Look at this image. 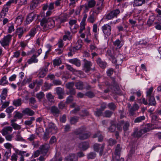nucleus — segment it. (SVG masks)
<instances>
[{"label": "nucleus", "instance_id": "2eb2a0df", "mask_svg": "<svg viewBox=\"0 0 161 161\" xmlns=\"http://www.w3.org/2000/svg\"><path fill=\"white\" fill-rule=\"evenodd\" d=\"M43 0H33L30 5V8L31 10L35 9L41 3Z\"/></svg>", "mask_w": 161, "mask_h": 161}, {"label": "nucleus", "instance_id": "c85d7f7f", "mask_svg": "<svg viewBox=\"0 0 161 161\" xmlns=\"http://www.w3.org/2000/svg\"><path fill=\"white\" fill-rule=\"evenodd\" d=\"M36 54H33L32 57L29 59L27 63L29 64H31L32 63H36L38 62V59L36 58Z\"/></svg>", "mask_w": 161, "mask_h": 161}, {"label": "nucleus", "instance_id": "052dcab7", "mask_svg": "<svg viewBox=\"0 0 161 161\" xmlns=\"http://www.w3.org/2000/svg\"><path fill=\"white\" fill-rule=\"evenodd\" d=\"M64 129L65 132H67L71 130V127L69 125L67 124L64 126Z\"/></svg>", "mask_w": 161, "mask_h": 161}, {"label": "nucleus", "instance_id": "6e6d98bb", "mask_svg": "<svg viewBox=\"0 0 161 161\" xmlns=\"http://www.w3.org/2000/svg\"><path fill=\"white\" fill-rule=\"evenodd\" d=\"M109 145L112 146L117 143V141L113 138H110L109 139L108 141Z\"/></svg>", "mask_w": 161, "mask_h": 161}, {"label": "nucleus", "instance_id": "9b49d317", "mask_svg": "<svg viewBox=\"0 0 161 161\" xmlns=\"http://www.w3.org/2000/svg\"><path fill=\"white\" fill-rule=\"evenodd\" d=\"M84 68L85 71L86 73H88L92 69L91 67L92 66V63L91 62L88 61L86 59H84Z\"/></svg>", "mask_w": 161, "mask_h": 161}, {"label": "nucleus", "instance_id": "8fccbe9b", "mask_svg": "<svg viewBox=\"0 0 161 161\" xmlns=\"http://www.w3.org/2000/svg\"><path fill=\"white\" fill-rule=\"evenodd\" d=\"M113 43L114 45L118 48H120L122 46L121 44V41L119 39H117Z\"/></svg>", "mask_w": 161, "mask_h": 161}, {"label": "nucleus", "instance_id": "4be33fe9", "mask_svg": "<svg viewBox=\"0 0 161 161\" xmlns=\"http://www.w3.org/2000/svg\"><path fill=\"white\" fill-rule=\"evenodd\" d=\"M97 6H98L94 10L93 13L96 14L97 15L101 11L103 6V3L100 4L97 3Z\"/></svg>", "mask_w": 161, "mask_h": 161}, {"label": "nucleus", "instance_id": "c756f323", "mask_svg": "<svg viewBox=\"0 0 161 161\" xmlns=\"http://www.w3.org/2000/svg\"><path fill=\"white\" fill-rule=\"evenodd\" d=\"M107 54L110 56L114 61V63H116L117 62V60L116 59L117 56L116 57L115 55L113 54L112 53L111 50H108L107 52Z\"/></svg>", "mask_w": 161, "mask_h": 161}, {"label": "nucleus", "instance_id": "864d4df0", "mask_svg": "<svg viewBox=\"0 0 161 161\" xmlns=\"http://www.w3.org/2000/svg\"><path fill=\"white\" fill-rule=\"evenodd\" d=\"M108 107L109 108L112 110H114L116 108V106L113 103H111L108 104Z\"/></svg>", "mask_w": 161, "mask_h": 161}, {"label": "nucleus", "instance_id": "473e14b6", "mask_svg": "<svg viewBox=\"0 0 161 161\" xmlns=\"http://www.w3.org/2000/svg\"><path fill=\"white\" fill-rule=\"evenodd\" d=\"M69 62L71 63L75 64L78 67L80 65V60L77 58H74L69 60Z\"/></svg>", "mask_w": 161, "mask_h": 161}, {"label": "nucleus", "instance_id": "e433bc0d", "mask_svg": "<svg viewBox=\"0 0 161 161\" xmlns=\"http://www.w3.org/2000/svg\"><path fill=\"white\" fill-rule=\"evenodd\" d=\"M62 63L61 59L60 58H55L53 61V64L54 66H58Z\"/></svg>", "mask_w": 161, "mask_h": 161}, {"label": "nucleus", "instance_id": "6e6552de", "mask_svg": "<svg viewBox=\"0 0 161 161\" xmlns=\"http://www.w3.org/2000/svg\"><path fill=\"white\" fill-rule=\"evenodd\" d=\"M120 13V11L119 9L113 10L108 14L106 16L105 19L109 20L113 19L114 17H117V15Z\"/></svg>", "mask_w": 161, "mask_h": 161}, {"label": "nucleus", "instance_id": "e2e57ef3", "mask_svg": "<svg viewBox=\"0 0 161 161\" xmlns=\"http://www.w3.org/2000/svg\"><path fill=\"white\" fill-rule=\"evenodd\" d=\"M102 110L101 109L97 108L96 110L94 112L95 114L97 116H100L102 114Z\"/></svg>", "mask_w": 161, "mask_h": 161}, {"label": "nucleus", "instance_id": "f03ea898", "mask_svg": "<svg viewBox=\"0 0 161 161\" xmlns=\"http://www.w3.org/2000/svg\"><path fill=\"white\" fill-rule=\"evenodd\" d=\"M151 126L150 124H147L143 128L138 130L137 129H135L131 135L135 137L140 138L143 134L151 130Z\"/></svg>", "mask_w": 161, "mask_h": 161}, {"label": "nucleus", "instance_id": "c9c22d12", "mask_svg": "<svg viewBox=\"0 0 161 161\" xmlns=\"http://www.w3.org/2000/svg\"><path fill=\"white\" fill-rule=\"evenodd\" d=\"M66 21V19H62L60 18H58L56 19V25H58V28L60 27V24Z\"/></svg>", "mask_w": 161, "mask_h": 161}, {"label": "nucleus", "instance_id": "72a5a7b5", "mask_svg": "<svg viewBox=\"0 0 161 161\" xmlns=\"http://www.w3.org/2000/svg\"><path fill=\"white\" fill-rule=\"evenodd\" d=\"M80 115L81 117L83 118L86 116H89L90 114L88 111L86 109L82 110L80 113Z\"/></svg>", "mask_w": 161, "mask_h": 161}, {"label": "nucleus", "instance_id": "7ed1b4c3", "mask_svg": "<svg viewBox=\"0 0 161 161\" xmlns=\"http://www.w3.org/2000/svg\"><path fill=\"white\" fill-rule=\"evenodd\" d=\"M75 83L73 82H69L66 85V88L68 90L67 91V94L71 95H75L76 93L75 89L74 88Z\"/></svg>", "mask_w": 161, "mask_h": 161}, {"label": "nucleus", "instance_id": "c03bdc74", "mask_svg": "<svg viewBox=\"0 0 161 161\" xmlns=\"http://www.w3.org/2000/svg\"><path fill=\"white\" fill-rule=\"evenodd\" d=\"M113 114V112L111 111L106 110L104 113L103 116L107 118H110Z\"/></svg>", "mask_w": 161, "mask_h": 161}, {"label": "nucleus", "instance_id": "7c9ffc66", "mask_svg": "<svg viewBox=\"0 0 161 161\" xmlns=\"http://www.w3.org/2000/svg\"><path fill=\"white\" fill-rule=\"evenodd\" d=\"M145 2V0H134L133 6L134 7L141 6Z\"/></svg>", "mask_w": 161, "mask_h": 161}, {"label": "nucleus", "instance_id": "0e129e2a", "mask_svg": "<svg viewBox=\"0 0 161 161\" xmlns=\"http://www.w3.org/2000/svg\"><path fill=\"white\" fill-rule=\"evenodd\" d=\"M129 21L130 24L132 25V28H134V27H136L137 26V25L136 24V20L130 19H129Z\"/></svg>", "mask_w": 161, "mask_h": 161}, {"label": "nucleus", "instance_id": "3c124183", "mask_svg": "<svg viewBox=\"0 0 161 161\" xmlns=\"http://www.w3.org/2000/svg\"><path fill=\"white\" fill-rule=\"evenodd\" d=\"M24 116V114L22 113H21L19 112H15V114L14 116V118H16L18 119H21Z\"/></svg>", "mask_w": 161, "mask_h": 161}, {"label": "nucleus", "instance_id": "aec40b11", "mask_svg": "<svg viewBox=\"0 0 161 161\" xmlns=\"http://www.w3.org/2000/svg\"><path fill=\"white\" fill-rule=\"evenodd\" d=\"M51 113L54 116H58L60 113V111L56 106H53L50 108Z\"/></svg>", "mask_w": 161, "mask_h": 161}, {"label": "nucleus", "instance_id": "ea45409f", "mask_svg": "<svg viewBox=\"0 0 161 161\" xmlns=\"http://www.w3.org/2000/svg\"><path fill=\"white\" fill-rule=\"evenodd\" d=\"M82 42L81 40H78L75 43V47H74L75 48V50H78L80 49L81 48L82 46Z\"/></svg>", "mask_w": 161, "mask_h": 161}, {"label": "nucleus", "instance_id": "f3484780", "mask_svg": "<svg viewBox=\"0 0 161 161\" xmlns=\"http://www.w3.org/2000/svg\"><path fill=\"white\" fill-rule=\"evenodd\" d=\"M25 31V29H24L23 27H19L16 29L15 33L17 35H18L19 38L20 39Z\"/></svg>", "mask_w": 161, "mask_h": 161}, {"label": "nucleus", "instance_id": "09e8293b", "mask_svg": "<svg viewBox=\"0 0 161 161\" xmlns=\"http://www.w3.org/2000/svg\"><path fill=\"white\" fill-rule=\"evenodd\" d=\"M145 117L144 116H142L137 117L134 121L135 123H139L145 119Z\"/></svg>", "mask_w": 161, "mask_h": 161}, {"label": "nucleus", "instance_id": "f8f14e48", "mask_svg": "<svg viewBox=\"0 0 161 161\" xmlns=\"http://www.w3.org/2000/svg\"><path fill=\"white\" fill-rule=\"evenodd\" d=\"M49 148V144H45L39 147V149L42 153L44 155H46L48 151Z\"/></svg>", "mask_w": 161, "mask_h": 161}, {"label": "nucleus", "instance_id": "5fc2aeb1", "mask_svg": "<svg viewBox=\"0 0 161 161\" xmlns=\"http://www.w3.org/2000/svg\"><path fill=\"white\" fill-rule=\"evenodd\" d=\"M85 95L89 98H92L95 96V95L94 93L91 91H89L86 92L85 94Z\"/></svg>", "mask_w": 161, "mask_h": 161}, {"label": "nucleus", "instance_id": "393cba45", "mask_svg": "<svg viewBox=\"0 0 161 161\" xmlns=\"http://www.w3.org/2000/svg\"><path fill=\"white\" fill-rule=\"evenodd\" d=\"M86 128L85 126H82L76 129L74 132V133L76 135H80L86 132Z\"/></svg>", "mask_w": 161, "mask_h": 161}, {"label": "nucleus", "instance_id": "39448f33", "mask_svg": "<svg viewBox=\"0 0 161 161\" xmlns=\"http://www.w3.org/2000/svg\"><path fill=\"white\" fill-rule=\"evenodd\" d=\"M12 35L10 34H8L6 36H5L0 41V43L3 47L8 46L10 43V42L11 40Z\"/></svg>", "mask_w": 161, "mask_h": 161}, {"label": "nucleus", "instance_id": "4c0bfd02", "mask_svg": "<svg viewBox=\"0 0 161 161\" xmlns=\"http://www.w3.org/2000/svg\"><path fill=\"white\" fill-rule=\"evenodd\" d=\"M13 104L16 107H18L20 106L22 104V100L21 98H19L14 100L13 101Z\"/></svg>", "mask_w": 161, "mask_h": 161}, {"label": "nucleus", "instance_id": "79ce46f5", "mask_svg": "<svg viewBox=\"0 0 161 161\" xmlns=\"http://www.w3.org/2000/svg\"><path fill=\"white\" fill-rule=\"evenodd\" d=\"M96 156V154L94 152H90L87 154V158L88 159H94Z\"/></svg>", "mask_w": 161, "mask_h": 161}, {"label": "nucleus", "instance_id": "cd10ccee", "mask_svg": "<svg viewBox=\"0 0 161 161\" xmlns=\"http://www.w3.org/2000/svg\"><path fill=\"white\" fill-rule=\"evenodd\" d=\"M148 101L149 102L148 105L153 106L156 105V103L153 96L148 97Z\"/></svg>", "mask_w": 161, "mask_h": 161}, {"label": "nucleus", "instance_id": "338daca9", "mask_svg": "<svg viewBox=\"0 0 161 161\" xmlns=\"http://www.w3.org/2000/svg\"><path fill=\"white\" fill-rule=\"evenodd\" d=\"M77 22V20L75 19H72L70 20L69 22V24L70 25V28L71 30H72V27Z\"/></svg>", "mask_w": 161, "mask_h": 161}, {"label": "nucleus", "instance_id": "774afa93", "mask_svg": "<svg viewBox=\"0 0 161 161\" xmlns=\"http://www.w3.org/2000/svg\"><path fill=\"white\" fill-rule=\"evenodd\" d=\"M17 153H14L11 156V160L12 161H17V158H18V156L17 155Z\"/></svg>", "mask_w": 161, "mask_h": 161}, {"label": "nucleus", "instance_id": "f257e3e1", "mask_svg": "<svg viewBox=\"0 0 161 161\" xmlns=\"http://www.w3.org/2000/svg\"><path fill=\"white\" fill-rule=\"evenodd\" d=\"M56 23V20L54 21L51 18L44 17L41 20L40 25L44 31H46L53 28Z\"/></svg>", "mask_w": 161, "mask_h": 161}, {"label": "nucleus", "instance_id": "de8ad7c7", "mask_svg": "<svg viewBox=\"0 0 161 161\" xmlns=\"http://www.w3.org/2000/svg\"><path fill=\"white\" fill-rule=\"evenodd\" d=\"M7 77L6 76H4L1 78L0 81V85H4L6 84H8V82L6 80Z\"/></svg>", "mask_w": 161, "mask_h": 161}, {"label": "nucleus", "instance_id": "4d7b16f0", "mask_svg": "<svg viewBox=\"0 0 161 161\" xmlns=\"http://www.w3.org/2000/svg\"><path fill=\"white\" fill-rule=\"evenodd\" d=\"M44 96V94L42 92H41L36 95V97L39 100L42 99Z\"/></svg>", "mask_w": 161, "mask_h": 161}, {"label": "nucleus", "instance_id": "9d476101", "mask_svg": "<svg viewBox=\"0 0 161 161\" xmlns=\"http://www.w3.org/2000/svg\"><path fill=\"white\" fill-rule=\"evenodd\" d=\"M49 130L52 134H56L58 132V129L55 124L52 122H49L48 124V128L47 129Z\"/></svg>", "mask_w": 161, "mask_h": 161}, {"label": "nucleus", "instance_id": "58836bf2", "mask_svg": "<svg viewBox=\"0 0 161 161\" xmlns=\"http://www.w3.org/2000/svg\"><path fill=\"white\" fill-rule=\"evenodd\" d=\"M23 17L22 16L19 15L16 18L15 23H17L18 25H20L23 21Z\"/></svg>", "mask_w": 161, "mask_h": 161}, {"label": "nucleus", "instance_id": "69168bd1", "mask_svg": "<svg viewBox=\"0 0 161 161\" xmlns=\"http://www.w3.org/2000/svg\"><path fill=\"white\" fill-rule=\"evenodd\" d=\"M153 90V87H151L148 90L147 92L146 96L148 97L150 96H153L151 95V94Z\"/></svg>", "mask_w": 161, "mask_h": 161}, {"label": "nucleus", "instance_id": "bb28decb", "mask_svg": "<svg viewBox=\"0 0 161 161\" xmlns=\"http://www.w3.org/2000/svg\"><path fill=\"white\" fill-rule=\"evenodd\" d=\"M110 124V127L108 128V129L110 132H114L116 128L115 121L114 120H111Z\"/></svg>", "mask_w": 161, "mask_h": 161}, {"label": "nucleus", "instance_id": "a878e982", "mask_svg": "<svg viewBox=\"0 0 161 161\" xmlns=\"http://www.w3.org/2000/svg\"><path fill=\"white\" fill-rule=\"evenodd\" d=\"M76 89L79 90H82L84 89V85L83 82L79 81L75 83L74 85Z\"/></svg>", "mask_w": 161, "mask_h": 161}, {"label": "nucleus", "instance_id": "a211bd4d", "mask_svg": "<svg viewBox=\"0 0 161 161\" xmlns=\"http://www.w3.org/2000/svg\"><path fill=\"white\" fill-rule=\"evenodd\" d=\"M79 147L83 150L85 151L89 147V143L87 142H81L79 144Z\"/></svg>", "mask_w": 161, "mask_h": 161}, {"label": "nucleus", "instance_id": "dca6fc26", "mask_svg": "<svg viewBox=\"0 0 161 161\" xmlns=\"http://www.w3.org/2000/svg\"><path fill=\"white\" fill-rule=\"evenodd\" d=\"M22 113L24 114L29 116H32L35 114V112L29 108H26L22 111Z\"/></svg>", "mask_w": 161, "mask_h": 161}, {"label": "nucleus", "instance_id": "bf43d9fd", "mask_svg": "<svg viewBox=\"0 0 161 161\" xmlns=\"http://www.w3.org/2000/svg\"><path fill=\"white\" fill-rule=\"evenodd\" d=\"M10 25L8 26V32L9 33H11L14 31V26L13 24H9Z\"/></svg>", "mask_w": 161, "mask_h": 161}, {"label": "nucleus", "instance_id": "423d86ee", "mask_svg": "<svg viewBox=\"0 0 161 161\" xmlns=\"http://www.w3.org/2000/svg\"><path fill=\"white\" fill-rule=\"evenodd\" d=\"M121 149L120 144H118L115 148L114 155H113L112 157L114 161L115 160L118 161L119 159Z\"/></svg>", "mask_w": 161, "mask_h": 161}, {"label": "nucleus", "instance_id": "a19ab883", "mask_svg": "<svg viewBox=\"0 0 161 161\" xmlns=\"http://www.w3.org/2000/svg\"><path fill=\"white\" fill-rule=\"evenodd\" d=\"M79 119V117L77 116H74L71 117L70 120V123L71 125L75 124L78 121Z\"/></svg>", "mask_w": 161, "mask_h": 161}, {"label": "nucleus", "instance_id": "6ab92c4d", "mask_svg": "<svg viewBox=\"0 0 161 161\" xmlns=\"http://www.w3.org/2000/svg\"><path fill=\"white\" fill-rule=\"evenodd\" d=\"M65 161H78V158L75 154L71 153L66 158Z\"/></svg>", "mask_w": 161, "mask_h": 161}, {"label": "nucleus", "instance_id": "ddd939ff", "mask_svg": "<svg viewBox=\"0 0 161 161\" xmlns=\"http://www.w3.org/2000/svg\"><path fill=\"white\" fill-rule=\"evenodd\" d=\"M56 93L58 95V98L60 99L64 98V91L63 89L61 87H58L56 88L55 89Z\"/></svg>", "mask_w": 161, "mask_h": 161}, {"label": "nucleus", "instance_id": "680f3d73", "mask_svg": "<svg viewBox=\"0 0 161 161\" xmlns=\"http://www.w3.org/2000/svg\"><path fill=\"white\" fill-rule=\"evenodd\" d=\"M11 125L12 126L13 128L15 130H20L21 128V126L16 123H13V124H11Z\"/></svg>", "mask_w": 161, "mask_h": 161}, {"label": "nucleus", "instance_id": "b1692460", "mask_svg": "<svg viewBox=\"0 0 161 161\" xmlns=\"http://www.w3.org/2000/svg\"><path fill=\"white\" fill-rule=\"evenodd\" d=\"M88 3L86 4V10H88L89 8L93 7L96 4L95 0H89L87 1Z\"/></svg>", "mask_w": 161, "mask_h": 161}, {"label": "nucleus", "instance_id": "49530a36", "mask_svg": "<svg viewBox=\"0 0 161 161\" xmlns=\"http://www.w3.org/2000/svg\"><path fill=\"white\" fill-rule=\"evenodd\" d=\"M35 120L34 117H31L30 120L25 121L24 124L26 125L30 126L32 124L33 121Z\"/></svg>", "mask_w": 161, "mask_h": 161}, {"label": "nucleus", "instance_id": "412c9836", "mask_svg": "<svg viewBox=\"0 0 161 161\" xmlns=\"http://www.w3.org/2000/svg\"><path fill=\"white\" fill-rule=\"evenodd\" d=\"M91 132H86L80 135L79 138L81 140H84L88 138L91 136Z\"/></svg>", "mask_w": 161, "mask_h": 161}, {"label": "nucleus", "instance_id": "603ef678", "mask_svg": "<svg viewBox=\"0 0 161 161\" xmlns=\"http://www.w3.org/2000/svg\"><path fill=\"white\" fill-rule=\"evenodd\" d=\"M124 123V120H121L119 121L116 126L117 130H121L122 128L121 127V125H123Z\"/></svg>", "mask_w": 161, "mask_h": 161}, {"label": "nucleus", "instance_id": "2f4dec72", "mask_svg": "<svg viewBox=\"0 0 161 161\" xmlns=\"http://www.w3.org/2000/svg\"><path fill=\"white\" fill-rule=\"evenodd\" d=\"M155 19V16L154 15H153L150 16L147 22V25L149 27L152 26Z\"/></svg>", "mask_w": 161, "mask_h": 161}, {"label": "nucleus", "instance_id": "13d9d810", "mask_svg": "<svg viewBox=\"0 0 161 161\" xmlns=\"http://www.w3.org/2000/svg\"><path fill=\"white\" fill-rule=\"evenodd\" d=\"M52 86H53V85L52 84H49L48 83L45 82L44 86V87L45 88L44 91H47L48 90L50 89Z\"/></svg>", "mask_w": 161, "mask_h": 161}, {"label": "nucleus", "instance_id": "37998d69", "mask_svg": "<svg viewBox=\"0 0 161 161\" xmlns=\"http://www.w3.org/2000/svg\"><path fill=\"white\" fill-rule=\"evenodd\" d=\"M50 132L49 130H47V129H46V131L45 132L43 136V139L44 140L47 141L50 137L49 133Z\"/></svg>", "mask_w": 161, "mask_h": 161}, {"label": "nucleus", "instance_id": "20e7f679", "mask_svg": "<svg viewBox=\"0 0 161 161\" xmlns=\"http://www.w3.org/2000/svg\"><path fill=\"white\" fill-rule=\"evenodd\" d=\"M50 64L49 62H46L44 66L40 69L39 73V77L43 78L46 76L48 71V67Z\"/></svg>", "mask_w": 161, "mask_h": 161}, {"label": "nucleus", "instance_id": "a18cd8bd", "mask_svg": "<svg viewBox=\"0 0 161 161\" xmlns=\"http://www.w3.org/2000/svg\"><path fill=\"white\" fill-rule=\"evenodd\" d=\"M123 125V130L125 131L129 129V128L130 126V122L128 121L125 122L124 121V123Z\"/></svg>", "mask_w": 161, "mask_h": 161}, {"label": "nucleus", "instance_id": "f704fd0d", "mask_svg": "<svg viewBox=\"0 0 161 161\" xmlns=\"http://www.w3.org/2000/svg\"><path fill=\"white\" fill-rule=\"evenodd\" d=\"M96 19V18L95 16L94 13H93L92 14H90V16L88 17L87 21L90 23H93L95 22Z\"/></svg>", "mask_w": 161, "mask_h": 161}, {"label": "nucleus", "instance_id": "0eeeda50", "mask_svg": "<svg viewBox=\"0 0 161 161\" xmlns=\"http://www.w3.org/2000/svg\"><path fill=\"white\" fill-rule=\"evenodd\" d=\"M102 30L105 35V37L110 35L111 32V27L108 24H105L102 27Z\"/></svg>", "mask_w": 161, "mask_h": 161}, {"label": "nucleus", "instance_id": "1a4fd4ad", "mask_svg": "<svg viewBox=\"0 0 161 161\" xmlns=\"http://www.w3.org/2000/svg\"><path fill=\"white\" fill-rule=\"evenodd\" d=\"M38 16L32 12L29 14L27 16L26 23L27 24H28L31 23L32 21L35 19H37L38 18Z\"/></svg>", "mask_w": 161, "mask_h": 161}, {"label": "nucleus", "instance_id": "4468645a", "mask_svg": "<svg viewBox=\"0 0 161 161\" xmlns=\"http://www.w3.org/2000/svg\"><path fill=\"white\" fill-rule=\"evenodd\" d=\"M97 64L103 69H105L107 65V64L104 61H103L99 57L96 60Z\"/></svg>", "mask_w": 161, "mask_h": 161}, {"label": "nucleus", "instance_id": "5701e85b", "mask_svg": "<svg viewBox=\"0 0 161 161\" xmlns=\"http://www.w3.org/2000/svg\"><path fill=\"white\" fill-rule=\"evenodd\" d=\"M36 33V28L34 27L32 28L29 32L28 34L26 35V37L30 39L31 37H33Z\"/></svg>", "mask_w": 161, "mask_h": 161}]
</instances>
